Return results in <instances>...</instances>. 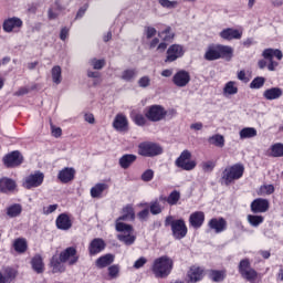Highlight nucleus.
Listing matches in <instances>:
<instances>
[{
	"instance_id": "obj_36",
	"label": "nucleus",
	"mask_w": 283,
	"mask_h": 283,
	"mask_svg": "<svg viewBox=\"0 0 283 283\" xmlns=\"http://www.w3.org/2000/svg\"><path fill=\"white\" fill-rule=\"evenodd\" d=\"M238 94V82H227L223 87V96H235Z\"/></svg>"
},
{
	"instance_id": "obj_9",
	"label": "nucleus",
	"mask_w": 283,
	"mask_h": 283,
	"mask_svg": "<svg viewBox=\"0 0 283 283\" xmlns=\"http://www.w3.org/2000/svg\"><path fill=\"white\" fill-rule=\"evenodd\" d=\"M239 273L243 280L250 283H258V271L251 268L249 259H243L239 263Z\"/></svg>"
},
{
	"instance_id": "obj_48",
	"label": "nucleus",
	"mask_w": 283,
	"mask_h": 283,
	"mask_svg": "<svg viewBox=\"0 0 283 283\" xmlns=\"http://www.w3.org/2000/svg\"><path fill=\"white\" fill-rule=\"evenodd\" d=\"M88 65L93 67V70H103L106 65L105 59H97V57H92L88 60Z\"/></svg>"
},
{
	"instance_id": "obj_46",
	"label": "nucleus",
	"mask_w": 283,
	"mask_h": 283,
	"mask_svg": "<svg viewBox=\"0 0 283 283\" xmlns=\"http://www.w3.org/2000/svg\"><path fill=\"white\" fill-rule=\"evenodd\" d=\"M22 211L23 208L21 205L14 203L7 209V216H9V218H17L18 216H21Z\"/></svg>"
},
{
	"instance_id": "obj_6",
	"label": "nucleus",
	"mask_w": 283,
	"mask_h": 283,
	"mask_svg": "<svg viewBox=\"0 0 283 283\" xmlns=\"http://www.w3.org/2000/svg\"><path fill=\"white\" fill-rule=\"evenodd\" d=\"M115 229L119 232L117 235L119 242H124L127 247H130V244L136 242V237H134V229L132 226L116 221Z\"/></svg>"
},
{
	"instance_id": "obj_13",
	"label": "nucleus",
	"mask_w": 283,
	"mask_h": 283,
	"mask_svg": "<svg viewBox=\"0 0 283 283\" xmlns=\"http://www.w3.org/2000/svg\"><path fill=\"white\" fill-rule=\"evenodd\" d=\"M61 262L73 265L78 262V254L76 253V248L70 247L60 253Z\"/></svg>"
},
{
	"instance_id": "obj_53",
	"label": "nucleus",
	"mask_w": 283,
	"mask_h": 283,
	"mask_svg": "<svg viewBox=\"0 0 283 283\" xmlns=\"http://www.w3.org/2000/svg\"><path fill=\"white\" fill-rule=\"evenodd\" d=\"M266 80L262 76L255 77L251 83H250V88L251 90H261V87H264V83Z\"/></svg>"
},
{
	"instance_id": "obj_24",
	"label": "nucleus",
	"mask_w": 283,
	"mask_h": 283,
	"mask_svg": "<svg viewBox=\"0 0 283 283\" xmlns=\"http://www.w3.org/2000/svg\"><path fill=\"white\" fill-rule=\"evenodd\" d=\"M75 175H76V170H74V168L66 167V168L60 170L57 178L64 185H67V182H72V180H74Z\"/></svg>"
},
{
	"instance_id": "obj_35",
	"label": "nucleus",
	"mask_w": 283,
	"mask_h": 283,
	"mask_svg": "<svg viewBox=\"0 0 283 283\" xmlns=\"http://www.w3.org/2000/svg\"><path fill=\"white\" fill-rule=\"evenodd\" d=\"M134 163H136V155L126 154L119 158V166L122 169H129Z\"/></svg>"
},
{
	"instance_id": "obj_60",
	"label": "nucleus",
	"mask_w": 283,
	"mask_h": 283,
	"mask_svg": "<svg viewBox=\"0 0 283 283\" xmlns=\"http://www.w3.org/2000/svg\"><path fill=\"white\" fill-rule=\"evenodd\" d=\"M90 8V4H84L78 10L77 13L75 15V19H83V17H85V12H87Z\"/></svg>"
},
{
	"instance_id": "obj_52",
	"label": "nucleus",
	"mask_w": 283,
	"mask_h": 283,
	"mask_svg": "<svg viewBox=\"0 0 283 283\" xmlns=\"http://www.w3.org/2000/svg\"><path fill=\"white\" fill-rule=\"evenodd\" d=\"M156 34H158V31L156 30V28H154L151 25H146L144 28V36H145V39H147V41L154 39V36H156Z\"/></svg>"
},
{
	"instance_id": "obj_15",
	"label": "nucleus",
	"mask_w": 283,
	"mask_h": 283,
	"mask_svg": "<svg viewBox=\"0 0 283 283\" xmlns=\"http://www.w3.org/2000/svg\"><path fill=\"white\" fill-rule=\"evenodd\" d=\"M23 163V156L18 150H14L3 157V165L8 168L19 167Z\"/></svg>"
},
{
	"instance_id": "obj_57",
	"label": "nucleus",
	"mask_w": 283,
	"mask_h": 283,
	"mask_svg": "<svg viewBox=\"0 0 283 283\" xmlns=\"http://www.w3.org/2000/svg\"><path fill=\"white\" fill-rule=\"evenodd\" d=\"M142 180L144 182H151V180H154V170L147 169L146 171H144L142 175Z\"/></svg>"
},
{
	"instance_id": "obj_8",
	"label": "nucleus",
	"mask_w": 283,
	"mask_h": 283,
	"mask_svg": "<svg viewBox=\"0 0 283 283\" xmlns=\"http://www.w3.org/2000/svg\"><path fill=\"white\" fill-rule=\"evenodd\" d=\"M191 151L188 149L181 151L180 156L175 160L176 167L182 169L184 171H193L198 166V163L191 159Z\"/></svg>"
},
{
	"instance_id": "obj_26",
	"label": "nucleus",
	"mask_w": 283,
	"mask_h": 283,
	"mask_svg": "<svg viewBox=\"0 0 283 283\" xmlns=\"http://www.w3.org/2000/svg\"><path fill=\"white\" fill-rule=\"evenodd\" d=\"M167 200V197H159L155 201L150 202V213L153 216H158L159 213H163V205H165Z\"/></svg>"
},
{
	"instance_id": "obj_10",
	"label": "nucleus",
	"mask_w": 283,
	"mask_h": 283,
	"mask_svg": "<svg viewBox=\"0 0 283 283\" xmlns=\"http://www.w3.org/2000/svg\"><path fill=\"white\" fill-rule=\"evenodd\" d=\"M145 116L151 123H158L165 119V116H167V111L161 105H151L146 108Z\"/></svg>"
},
{
	"instance_id": "obj_37",
	"label": "nucleus",
	"mask_w": 283,
	"mask_h": 283,
	"mask_svg": "<svg viewBox=\"0 0 283 283\" xmlns=\"http://www.w3.org/2000/svg\"><path fill=\"white\" fill-rule=\"evenodd\" d=\"M114 262V255L112 254H105L103 256H99L95 264L97 269H105L106 266H109Z\"/></svg>"
},
{
	"instance_id": "obj_1",
	"label": "nucleus",
	"mask_w": 283,
	"mask_h": 283,
	"mask_svg": "<svg viewBox=\"0 0 283 283\" xmlns=\"http://www.w3.org/2000/svg\"><path fill=\"white\" fill-rule=\"evenodd\" d=\"M233 52L232 46L212 43L206 49L203 59H206V61H218L220 59L231 61V59H233Z\"/></svg>"
},
{
	"instance_id": "obj_3",
	"label": "nucleus",
	"mask_w": 283,
	"mask_h": 283,
	"mask_svg": "<svg viewBox=\"0 0 283 283\" xmlns=\"http://www.w3.org/2000/svg\"><path fill=\"white\" fill-rule=\"evenodd\" d=\"M262 56L264 60H260L258 65L260 70L268 67L269 72H275L277 65H280V63L273 59H277V61H282L283 59V54L280 49H265L262 52Z\"/></svg>"
},
{
	"instance_id": "obj_14",
	"label": "nucleus",
	"mask_w": 283,
	"mask_h": 283,
	"mask_svg": "<svg viewBox=\"0 0 283 283\" xmlns=\"http://www.w3.org/2000/svg\"><path fill=\"white\" fill-rule=\"evenodd\" d=\"M243 32L242 29L226 28L219 33V36H221L223 41H240Z\"/></svg>"
},
{
	"instance_id": "obj_58",
	"label": "nucleus",
	"mask_w": 283,
	"mask_h": 283,
	"mask_svg": "<svg viewBox=\"0 0 283 283\" xmlns=\"http://www.w3.org/2000/svg\"><path fill=\"white\" fill-rule=\"evenodd\" d=\"M139 87H149L151 85V78L149 76H143L138 81Z\"/></svg>"
},
{
	"instance_id": "obj_49",
	"label": "nucleus",
	"mask_w": 283,
	"mask_h": 283,
	"mask_svg": "<svg viewBox=\"0 0 283 283\" xmlns=\"http://www.w3.org/2000/svg\"><path fill=\"white\" fill-rule=\"evenodd\" d=\"M158 3L165 10H176L178 8V0H158Z\"/></svg>"
},
{
	"instance_id": "obj_32",
	"label": "nucleus",
	"mask_w": 283,
	"mask_h": 283,
	"mask_svg": "<svg viewBox=\"0 0 283 283\" xmlns=\"http://www.w3.org/2000/svg\"><path fill=\"white\" fill-rule=\"evenodd\" d=\"M209 279L217 283L224 282L227 279V270H210Z\"/></svg>"
},
{
	"instance_id": "obj_62",
	"label": "nucleus",
	"mask_w": 283,
	"mask_h": 283,
	"mask_svg": "<svg viewBox=\"0 0 283 283\" xmlns=\"http://www.w3.org/2000/svg\"><path fill=\"white\" fill-rule=\"evenodd\" d=\"M70 36V28L64 27L60 31V39L61 41H67V38Z\"/></svg>"
},
{
	"instance_id": "obj_5",
	"label": "nucleus",
	"mask_w": 283,
	"mask_h": 283,
	"mask_svg": "<svg viewBox=\"0 0 283 283\" xmlns=\"http://www.w3.org/2000/svg\"><path fill=\"white\" fill-rule=\"evenodd\" d=\"M165 226L171 227V232L175 240H182V238L187 237L188 229L187 223H185V220H174V217H167L165 220Z\"/></svg>"
},
{
	"instance_id": "obj_33",
	"label": "nucleus",
	"mask_w": 283,
	"mask_h": 283,
	"mask_svg": "<svg viewBox=\"0 0 283 283\" xmlns=\"http://www.w3.org/2000/svg\"><path fill=\"white\" fill-rule=\"evenodd\" d=\"M149 50H156L159 53H163L167 50V43L160 42V39L158 38H151V40L148 43Z\"/></svg>"
},
{
	"instance_id": "obj_44",
	"label": "nucleus",
	"mask_w": 283,
	"mask_h": 283,
	"mask_svg": "<svg viewBox=\"0 0 283 283\" xmlns=\"http://www.w3.org/2000/svg\"><path fill=\"white\" fill-rule=\"evenodd\" d=\"M133 123L137 125V127H145L147 125V116L142 113H134L130 116Z\"/></svg>"
},
{
	"instance_id": "obj_17",
	"label": "nucleus",
	"mask_w": 283,
	"mask_h": 283,
	"mask_svg": "<svg viewBox=\"0 0 283 283\" xmlns=\"http://www.w3.org/2000/svg\"><path fill=\"white\" fill-rule=\"evenodd\" d=\"M23 27V21L21 18L13 17V18H8L7 20L3 21L2 29L10 33L14 32V30H19V28Z\"/></svg>"
},
{
	"instance_id": "obj_22",
	"label": "nucleus",
	"mask_w": 283,
	"mask_h": 283,
	"mask_svg": "<svg viewBox=\"0 0 283 283\" xmlns=\"http://www.w3.org/2000/svg\"><path fill=\"white\" fill-rule=\"evenodd\" d=\"M189 224L193 227V229H200L202 224H205V212L196 211L192 212L189 217Z\"/></svg>"
},
{
	"instance_id": "obj_40",
	"label": "nucleus",
	"mask_w": 283,
	"mask_h": 283,
	"mask_svg": "<svg viewBox=\"0 0 283 283\" xmlns=\"http://www.w3.org/2000/svg\"><path fill=\"white\" fill-rule=\"evenodd\" d=\"M138 76V70L136 69H126L122 72L120 78L122 81H125L126 83H130V81H134Z\"/></svg>"
},
{
	"instance_id": "obj_18",
	"label": "nucleus",
	"mask_w": 283,
	"mask_h": 283,
	"mask_svg": "<svg viewBox=\"0 0 283 283\" xmlns=\"http://www.w3.org/2000/svg\"><path fill=\"white\" fill-rule=\"evenodd\" d=\"M113 127L116 132H127V127H129L127 116L123 113L117 114L113 120Z\"/></svg>"
},
{
	"instance_id": "obj_28",
	"label": "nucleus",
	"mask_w": 283,
	"mask_h": 283,
	"mask_svg": "<svg viewBox=\"0 0 283 283\" xmlns=\"http://www.w3.org/2000/svg\"><path fill=\"white\" fill-rule=\"evenodd\" d=\"M282 94H283L282 88L272 87V88H268L263 92V97L266 101H277V98H281Z\"/></svg>"
},
{
	"instance_id": "obj_27",
	"label": "nucleus",
	"mask_w": 283,
	"mask_h": 283,
	"mask_svg": "<svg viewBox=\"0 0 283 283\" xmlns=\"http://www.w3.org/2000/svg\"><path fill=\"white\" fill-rule=\"evenodd\" d=\"M17 277V270L7 268L0 272V283H11Z\"/></svg>"
},
{
	"instance_id": "obj_11",
	"label": "nucleus",
	"mask_w": 283,
	"mask_h": 283,
	"mask_svg": "<svg viewBox=\"0 0 283 283\" xmlns=\"http://www.w3.org/2000/svg\"><path fill=\"white\" fill-rule=\"evenodd\" d=\"M186 52H187V49H185V45L171 44L170 46H168L166 51L165 63H174L178 61V59H182Z\"/></svg>"
},
{
	"instance_id": "obj_21",
	"label": "nucleus",
	"mask_w": 283,
	"mask_h": 283,
	"mask_svg": "<svg viewBox=\"0 0 283 283\" xmlns=\"http://www.w3.org/2000/svg\"><path fill=\"white\" fill-rule=\"evenodd\" d=\"M105 251V241L101 238L93 239L88 245L90 255H98Z\"/></svg>"
},
{
	"instance_id": "obj_55",
	"label": "nucleus",
	"mask_w": 283,
	"mask_h": 283,
	"mask_svg": "<svg viewBox=\"0 0 283 283\" xmlns=\"http://www.w3.org/2000/svg\"><path fill=\"white\" fill-rule=\"evenodd\" d=\"M273 191H275V188L273 187V185L261 186L259 190V196H271Z\"/></svg>"
},
{
	"instance_id": "obj_34",
	"label": "nucleus",
	"mask_w": 283,
	"mask_h": 283,
	"mask_svg": "<svg viewBox=\"0 0 283 283\" xmlns=\"http://www.w3.org/2000/svg\"><path fill=\"white\" fill-rule=\"evenodd\" d=\"M12 247L15 253H25L28 251V240L25 238H18L13 241Z\"/></svg>"
},
{
	"instance_id": "obj_20",
	"label": "nucleus",
	"mask_w": 283,
	"mask_h": 283,
	"mask_svg": "<svg viewBox=\"0 0 283 283\" xmlns=\"http://www.w3.org/2000/svg\"><path fill=\"white\" fill-rule=\"evenodd\" d=\"M188 282L190 283H197L200 282L202 280V277H205V270L200 266H191L188 271Z\"/></svg>"
},
{
	"instance_id": "obj_23",
	"label": "nucleus",
	"mask_w": 283,
	"mask_h": 283,
	"mask_svg": "<svg viewBox=\"0 0 283 283\" xmlns=\"http://www.w3.org/2000/svg\"><path fill=\"white\" fill-rule=\"evenodd\" d=\"M55 224L61 231H70L72 229V219H70V216L62 213L56 218Z\"/></svg>"
},
{
	"instance_id": "obj_51",
	"label": "nucleus",
	"mask_w": 283,
	"mask_h": 283,
	"mask_svg": "<svg viewBox=\"0 0 283 283\" xmlns=\"http://www.w3.org/2000/svg\"><path fill=\"white\" fill-rule=\"evenodd\" d=\"M200 167H201L202 171H205L206 174H211V171H213V169H216V161H213V160L202 161L200 164Z\"/></svg>"
},
{
	"instance_id": "obj_4",
	"label": "nucleus",
	"mask_w": 283,
	"mask_h": 283,
	"mask_svg": "<svg viewBox=\"0 0 283 283\" xmlns=\"http://www.w3.org/2000/svg\"><path fill=\"white\" fill-rule=\"evenodd\" d=\"M242 176H244V166H242V164L228 166L222 171L221 185L229 187V185H232V182H235V180H240Z\"/></svg>"
},
{
	"instance_id": "obj_7",
	"label": "nucleus",
	"mask_w": 283,
	"mask_h": 283,
	"mask_svg": "<svg viewBox=\"0 0 283 283\" xmlns=\"http://www.w3.org/2000/svg\"><path fill=\"white\" fill-rule=\"evenodd\" d=\"M163 151V146L154 142H144L138 146L139 156H144L145 158H154L156 156H160Z\"/></svg>"
},
{
	"instance_id": "obj_42",
	"label": "nucleus",
	"mask_w": 283,
	"mask_h": 283,
	"mask_svg": "<svg viewBox=\"0 0 283 283\" xmlns=\"http://www.w3.org/2000/svg\"><path fill=\"white\" fill-rule=\"evenodd\" d=\"M159 36L163 39V43H171L176 33L170 29V27H168L164 31L159 32Z\"/></svg>"
},
{
	"instance_id": "obj_63",
	"label": "nucleus",
	"mask_w": 283,
	"mask_h": 283,
	"mask_svg": "<svg viewBox=\"0 0 283 283\" xmlns=\"http://www.w3.org/2000/svg\"><path fill=\"white\" fill-rule=\"evenodd\" d=\"M237 78L239 81H241L242 83H249V81H250L249 76H247V72L245 71H239L237 73Z\"/></svg>"
},
{
	"instance_id": "obj_19",
	"label": "nucleus",
	"mask_w": 283,
	"mask_h": 283,
	"mask_svg": "<svg viewBox=\"0 0 283 283\" xmlns=\"http://www.w3.org/2000/svg\"><path fill=\"white\" fill-rule=\"evenodd\" d=\"M208 227L210 231H214L216 233H222L227 231V220L223 218H213L208 222Z\"/></svg>"
},
{
	"instance_id": "obj_54",
	"label": "nucleus",
	"mask_w": 283,
	"mask_h": 283,
	"mask_svg": "<svg viewBox=\"0 0 283 283\" xmlns=\"http://www.w3.org/2000/svg\"><path fill=\"white\" fill-rule=\"evenodd\" d=\"M178 200H180V192L178 191H172L168 198H166L167 203H169L171 207H174V205H178Z\"/></svg>"
},
{
	"instance_id": "obj_41",
	"label": "nucleus",
	"mask_w": 283,
	"mask_h": 283,
	"mask_svg": "<svg viewBox=\"0 0 283 283\" xmlns=\"http://www.w3.org/2000/svg\"><path fill=\"white\" fill-rule=\"evenodd\" d=\"M239 136L241 140H247V138H255V136H258V129L253 127H245L240 130Z\"/></svg>"
},
{
	"instance_id": "obj_50",
	"label": "nucleus",
	"mask_w": 283,
	"mask_h": 283,
	"mask_svg": "<svg viewBox=\"0 0 283 283\" xmlns=\"http://www.w3.org/2000/svg\"><path fill=\"white\" fill-rule=\"evenodd\" d=\"M248 222H249V224H251V227H258L259 224H262V222H264V217L255 216V214H249L248 216Z\"/></svg>"
},
{
	"instance_id": "obj_38",
	"label": "nucleus",
	"mask_w": 283,
	"mask_h": 283,
	"mask_svg": "<svg viewBox=\"0 0 283 283\" xmlns=\"http://www.w3.org/2000/svg\"><path fill=\"white\" fill-rule=\"evenodd\" d=\"M134 218H136V214L134 213V208L132 206H126L123 209V216L119 217L116 222H123L124 221H129V220H134Z\"/></svg>"
},
{
	"instance_id": "obj_2",
	"label": "nucleus",
	"mask_w": 283,
	"mask_h": 283,
	"mask_svg": "<svg viewBox=\"0 0 283 283\" xmlns=\"http://www.w3.org/2000/svg\"><path fill=\"white\" fill-rule=\"evenodd\" d=\"M151 271L155 277L165 280V277H169L171 271H174V260L167 255L159 256L154 260Z\"/></svg>"
},
{
	"instance_id": "obj_64",
	"label": "nucleus",
	"mask_w": 283,
	"mask_h": 283,
	"mask_svg": "<svg viewBox=\"0 0 283 283\" xmlns=\"http://www.w3.org/2000/svg\"><path fill=\"white\" fill-rule=\"evenodd\" d=\"M86 75L88 78H98L101 76V72L87 70Z\"/></svg>"
},
{
	"instance_id": "obj_25",
	"label": "nucleus",
	"mask_w": 283,
	"mask_h": 283,
	"mask_svg": "<svg viewBox=\"0 0 283 283\" xmlns=\"http://www.w3.org/2000/svg\"><path fill=\"white\" fill-rule=\"evenodd\" d=\"M251 209L254 213H265L269 211V200L256 199L251 203Z\"/></svg>"
},
{
	"instance_id": "obj_39",
	"label": "nucleus",
	"mask_w": 283,
	"mask_h": 283,
	"mask_svg": "<svg viewBox=\"0 0 283 283\" xmlns=\"http://www.w3.org/2000/svg\"><path fill=\"white\" fill-rule=\"evenodd\" d=\"M63 264H65V262L61 261V256H53L51 259V268L53 269V273H63V271H65V266Z\"/></svg>"
},
{
	"instance_id": "obj_61",
	"label": "nucleus",
	"mask_w": 283,
	"mask_h": 283,
	"mask_svg": "<svg viewBox=\"0 0 283 283\" xmlns=\"http://www.w3.org/2000/svg\"><path fill=\"white\" fill-rule=\"evenodd\" d=\"M59 209V205H50L48 207L43 208V214L44 216H50V213H54Z\"/></svg>"
},
{
	"instance_id": "obj_47",
	"label": "nucleus",
	"mask_w": 283,
	"mask_h": 283,
	"mask_svg": "<svg viewBox=\"0 0 283 283\" xmlns=\"http://www.w3.org/2000/svg\"><path fill=\"white\" fill-rule=\"evenodd\" d=\"M270 156L273 158H282L283 156V144H274L271 146Z\"/></svg>"
},
{
	"instance_id": "obj_12",
	"label": "nucleus",
	"mask_w": 283,
	"mask_h": 283,
	"mask_svg": "<svg viewBox=\"0 0 283 283\" xmlns=\"http://www.w3.org/2000/svg\"><path fill=\"white\" fill-rule=\"evenodd\" d=\"M45 178V175L41 171H35L34 174H31L27 176L22 182L24 189H33L36 187H41L43 185V179Z\"/></svg>"
},
{
	"instance_id": "obj_16",
	"label": "nucleus",
	"mask_w": 283,
	"mask_h": 283,
	"mask_svg": "<svg viewBox=\"0 0 283 283\" xmlns=\"http://www.w3.org/2000/svg\"><path fill=\"white\" fill-rule=\"evenodd\" d=\"M191 81V74L188 71L180 70L178 71L174 77L172 83L176 87H187Z\"/></svg>"
},
{
	"instance_id": "obj_45",
	"label": "nucleus",
	"mask_w": 283,
	"mask_h": 283,
	"mask_svg": "<svg viewBox=\"0 0 283 283\" xmlns=\"http://www.w3.org/2000/svg\"><path fill=\"white\" fill-rule=\"evenodd\" d=\"M208 143L210 145H213L214 147H219L220 149H222V147H224V136L220 134L212 135L211 137H209Z\"/></svg>"
},
{
	"instance_id": "obj_30",
	"label": "nucleus",
	"mask_w": 283,
	"mask_h": 283,
	"mask_svg": "<svg viewBox=\"0 0 283 283\" xmlns=\"http://www.w3.org/2000/svg\"><path fill=\"white\" fill-rule=\"evenodd\" d=\"M17 182H14V180L6 177L0 179V191H2V193H8V191H14Z\"/></svg>"
},
{
	"instance_id": "obj_31",
	"label": "nucleus",
	"mask_w": 283,
	"mask_h": 283,
	"mask_svg": "<svg viewBox=\"0 0 283 283\" xmlns=\"http://www.w3.org/2000/svg\"><path fill=\"white\" fill-rule=\"evenodd\" d=\"M51 78L54 85H61L63 83V69L60 65H55L51 69Z\"/></svg>"
},
{
	"instance_id": "obj_56",
	"label": "nucleus",
	"mask_w": 283,
	"mask_h": 283,
	"mask_svg": "<svg viewBox=\"0 0 283 283\" xmlns=\"http://www.w3.org/2000/svg\"><path fill=\"white\" fill-rule=\"evenodd\" d=\"M119 273H120V268L118 265H111L108 268V275L112 280H116Z\"/></svg>"
},
{
	"instance_id": "obj_43",
	"label": "nucleus",
	"mask_w": 283,
	"mask_h": 283,
	"mask_svg": "<svg viewBox=\"0 0 283 283\" xmlns=\"http://www.w3.org/2000/svg\"><path fill=\"white\" fill-rule=\"evenodd\" d=\"M31 265L35 273H43V258H41V255L36 254L33 256L31 260Z\"/></svg>"
},
{
	"instance_id": "obj_29",
	"label": "nucleus",
	"mask_w": 283,
	"mask_h": 283,
	"mask_svg": "<svg viewBox=\"0 0 283 283\" xmlns=\"http://www.w3.org/2000/svg\"><path fill=\"white\" fill-rule=\"evenodd\" d=\"M109 186L105 182L96 184L94 187L91 188V197L92 198H103V192L107 191Z\"/></svg>"
},
{
	"instance_id": "obj_59",
	"label": "nucleus",
	"mask_w": 283,
	"mask_h": 283,
	"mask_svg": "<svg viewBox=\"0 0 283 283\" xmlns=\"http://www.w3.org/2000/svg\"><path fill=\"white\" fill-rule=\"evenodd\" d=\"M51 134L54 136V138H61L63 134V129L61 127H56L53 124H51Z\"/></svg>"
}]
</instances>
